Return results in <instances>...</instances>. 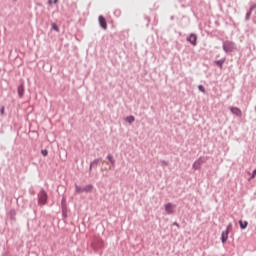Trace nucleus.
<instances>
[{"label":"nucleus","instance_id":"1","mask_svg":"<svg viewBox=\"0 0 256 256\" xmlns=\"http://www.w3.org/2000/svg\"><path fill=\"white\" fill-rule=\"evenodd\" d=\"M47 203V192L41 191L38 194V205H45Z\"/></svg>","mask_w":256,"mask_h":256},{"label":"nucleus","instance_id":"2","mask_svg":"<svg viewBox=\"0 0 256 256\" xmlns=\"http://www.w3.org/2000/svg\"><path fill=\"white\" fill-rule=\"evenodd\" d=\"M223 49L226 51V53H229V51H233V49H235V44L233 42L227 41L224 43Z\"/></svg>","mask_w":256,"mask_h":256},{"label":"nucleus","instance_id":"3","mask_svg":"<svg viewBox=\"0 0 256 256\" xmlns=\"http://www.w3.org/2000/svg\"><path fill=\"white\" fill-rule=\"evenodd\" d=\"M204 163L205 161L203 160V158H199L194 162L192 167L195 171H198V169H201V165H203Z\"/></svg>","mask_w":256,"mask_h":256},{"label":"nucleus","instance_id":"4","mask_svg":"<svg viewBox=\"0 0 256 256\" xmlns=\"http://www.w3.org/2000/svg\"><path fill=\"white\" fill-rule=\"evenodd\" d=\"M164 207H165V211H166V213H167L168 215L173 214V212H174V210H175V206H174L173 204L168 203V204H166Z\"/></svg>","mask_w":256,"mask_h":256},{"label":"nucleus","instance_id":"5","mask_svg":"<svg viewBox=\"0 0 256 256\" xmlns=\"http://www.w3.org/2000/svg\"><path fill=\"white\" fill-rule=\"evenodd\" d=\"M187 41L189 43H191V45H197V35L195 34H191L188 38H187Z\"/></svg>","mask_w":256,"mask_h":256},{"label":"nucleus","instance_id":"6","mask_svg":"<svg viewBox=\"0 0 256 256\" xmlns=\"http://www.w3.org/2000/svg\"><path fill=\"white\" fill-rule=\"evenodd\" d=\"M99 24L102 29H107V20H105V17L100 16L99 17Z\"/></svg>","mask_w":256,"mask_h":256},{"label":"nucleus","instance_id":"7","mask_svg":"<svg viewBox=\"0 0 256 256\" xmlns=\"http://www.w3.org/2000/svg\"><path fill=\"white\" fill-rule=\"evenodd\" d=\"M227 239H229V230L223 231L221 235L222 243H227Z\"/></svg>","mask_w":256,"mask_h":256},{"label":"nucleus","instance_id":"8","mask_svg":"<svg viewBox=\"0 0 256 256\" xmlns=\"http://www.w3.org/2000/svg\"><path fill=\"white\" fill-rule=\"evenodd\" d=\"M231 113H233L234 115H237V117H241L242 113H241V109L237 108V107H232L230 108Z\"/></svg>","mask_w":256,"mask_h":256},{"label":"nucleus","instance_id":"9","mask_svg":"<svg viewBox=\"0 0 256 256\" xmlns=\"http://www.w3.org/2000/svg\"><path fill=\"white\" fill-rule=\"evenodd\" d=\"M84 193H91L93 191V185L89 184L83 188Z\"/></svg>","mask_w":256,"mask_h":256},{"label":"nucleus","instance_id":"10","mask_svg":"<svg viewBox=\"0 0 256 256\" xmlns=\"http://www.w3.org/2000/svg\"><path fill=\"white\" fill-rule=\"evenodd\" d=\"M24 93H25V87L19 86L18 87V95H19V97H23Z\"/></svg>","mask_w":256,"mask_h":256},{"label":"nucleus","instance_id":"11","mask_svg":"<svg viewBox=\"0 0 256 256\" xmlns=\"http://www.w3.org/2000/svg\"><path fill=\"white\" fill-rule=\"evenodd\" d=\"M239 225H240L241 229H247V225H249V223L247 221L243 222V220H240Z\"/></svg>","mask_w":256,"mask_h":256},{"label":"nucleus","instance_id":"12","mask_svg":"<svg viewBox=\"0 0 256 256\" xmlns=\"http://www.w3.org/2000/svg\"><path fill=\"white\" fill-rule=\"evenodd\" d=\"M107 159H108V161L111 163L112 167H114V166H115V160H113V156L108 155V156H107Z\"/></svg>","mask_w":256,"mask_h":256},{"label":"nucleus","instance_id":"13","mask_svg":"<svg viewBox=\"0 0 256 256\" xmlns=\"http://www.w3.org/2000/svg\"><path fill=\"white\" fill-rule=\"evenodd\" d=\"M126 121H127V123H133V121H135V117L134 116H128L126 118Z\"/></svg>","mask_w":256,"mask_h":256},{"label":"nucleus","instance_id":"14","mask_svg":"<svg viewBox=\"0 0 256 256\" xmlns=\"http://www.w3.org/2000/svg\"><path fill=\"white\" fill-rule=\"evenodd\" d=\"M75 189H76V193H83L84 192L83 188H81V186L76 185Z\"/></svg>","mask_w":256,"mask_h":256},{"label":"nucleus","instance_id":"15","mask_svg":"<svg viewBox=\"0 0 256 256\" xmlns=\"http://www.w3.org/2000/svg\"><path fill=\"white\" fill-rule=\"evenodd\" d=\"M249 175H250L249 181H251V179H255V177H256V169L253 171L252 174L249 173Z\"/></svg>","mask_w":256,"mask_h":256},{"label":"nucleus","instance_id":"16","mask_svg":"<svg viewBox=\"0 0 256 256\" xmlns=\"http://www.w3.org/2000/svg\"><path fill=\"white\" fill-rule=\"evenodd\" d=\"M52 29H54V31L59 32V26H57V24L55 23L52 24Z\"/></svg>","mask_w":256,"mask_h":256},{"label":"nucleus","instance_id":"17","mask_svg":"<svg viewBox=\"0 0 256 256\" xmlns=\"http://www.w3.org/2000/svg\"><path fill=\"white\" fill-rule=\"evenodd\" d=\"M198 89L201 91V93H205V87H203V85H199Z\"/></svg>","mask_w":256,"mask_h":256},{"label":"nucleus","instance_id":"18","mask_svg":"<svg viewBox=\"0 0 256 256\" xmlns=\"http://www.w3.org/2000/svg\"><path fill=\"white\" fill-rule=\"evenodd\" d=\"M41 154L43 155V157H47V155H49V152L47 150H42Z\"/></svg>","mask_w":256,"mask_h":256},{"label":"nucleus","instance_id":"19","mask_svg":"<svg viewBox=\"0 0 256 256\" xmlns=\"http://www.w3.org/2000/svg\"><path fill=\"white\" fill-rule=\"evenodd\" d=\"M1 115H5V107L1 108Z\"/></svg>","mask_w":256,"mask_h":256},{"label":"nucleus","instance_id":"20","mask_svg":"<svg viewBox=\"0 0 256 256\" xmlns=\"http://www.w3.org/2000/svg\"><path fill=\"white\" fill-rule=\"evenodd\" d=\"M216 63H217V65H220V67H223V62L218 61V62H216Z\"/></svg>","mask_w":256,"mask_h":256},{"label":"nucleus","instance_id":"21","mask_svg":"<svg viewBox=\"0 0 256 256\" xmlns=\"http://www.w3.org/2000/svg\"><path fill=\"white\" fill-rule=\"evenodd\" d=\"M49 5H53V0L48 1Z\"/></svg>","mask_w":256,"mask_h":256},{"label":"nucleus","instance_id":"22","mask_svg":"<svg viewBox=\"0 0 256 256\" xmlns=\"http://www.w3.org/2000/svg\"><path fill=\"white\" fill-rule=\"evenodd\" d=\"M59 0H54V3H57Z\"/></svg>","mask_w":256,"mask_h":256},{"label":"nucleus","instance_id":"23","mask_svg":"<svg viewBox=\"0 0 256 256\" xmlns=\"http://www.w3.org/2000/svg\"><path fill=\"white\" fill-rule=\"evenodd\" d=\"M92 167H93V164H91L90 169H92Z\"/></svg>","mask_w":256,"mask_h":256},{"label":"nucleus","instance_id":"24","mask_svg":"<svg viewBox=\"0 0 256 256\" xmlns=\"http://www.w3.org/2000/svg\"><path fill=\"white\" fill-rule=\"evenodd\" d=\"M231 227V224L230 225H228V229Z\"/></svg>","mask_w":256,"mask_h":256}]
</instances>
